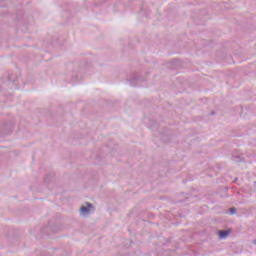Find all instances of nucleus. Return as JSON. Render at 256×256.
Here are the masks:
<instances>
[{"label": "nucleus", "instance_id": "nucleus-1", "mask_svg": "<svg viewBox=\"0 0 256 256\" xmlns=\"http://www.w3.org/2000/svg\"><path fill=\"white\" fill-rule=\"evenodd\" d=\"M86 205H87V207L82 206V207L80 208V212H81V213H89V211H91V209L93 208V205H91V204H89V203H87Z\"/></svg>", "mask_w": 256, "mask_h": 256}, {"label": "nucleus", "instance_id": "nucleus-2", "mask_svg": "<svg viewBox=\"0 0 256 256\" xmlns=\"http://www.w3.org/2000/svg\"><path fill=\"white\" fill-rule=\"evenodd\" d=\"M218 235H219L220 239H227V237H229V231L220 230Z\"/></svg>", "mask_w": 256, "mask_h": 256}, {"label": "nucleus", "instance_id": "nucleus-3", "mask_svg": "<svg viewBox=\"0 0 256 256\" xmlns=\"http://www.w3.org/2000/svg\"><path fill=\"white\" fill-rule=\"evenodd\" d=\"M237 213V208L232 207L230 208V215H235Z\"/></svg>", "mask_w": 256, "mask_h": 256}, {"label": "nucleus", "instance_id": "nucleus-4", "mask_svg": "<svg viewBox=\"0 0 256 256\" xmlns=\"http://www.w3.org/2000/svg\"><path fill=\"white\" fill-rule=\"evenodd\" d=\"M254 244L256 245V240H254Z\"/></svg>", "mask_w": 256, "mask_h": 256}]
</instances>
